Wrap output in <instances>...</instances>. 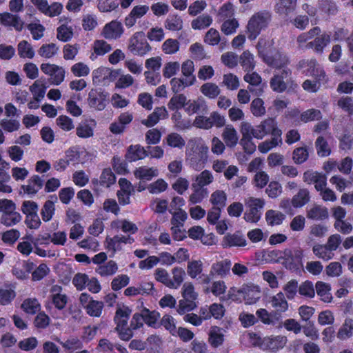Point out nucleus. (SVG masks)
I'll use <instances>...</instances> for the list:
<instances>
[{
	"mask_svg": "<svg viewBox=\"0 0 353 353\" xmlns=\"http://www.w3.org/2000/svg\"><path fill=\"white\" fill-rule=\"evenodd\" d=\"M113 72L105 67L99 68L92 72V82L95 85H100L105 80L111 79Z\"/></svg>",
	"mask_w": 353,
	"mask_h": 353,
	"instance_id": "32",
	"label": "nucleus"
},
{
	"mask_svg": "<svg viewBox=\"0 0 353 353\" xmlns=\"http://www.w3.org/2000/svg\"><path fill=\"white\" fill-rule=\"evenodd\" d=\"M200 90L201 93L209 99H215L220 94V89L218 85L213 83H205L201 85Z\"/></svg>",
	"mask_w": 353,
	"mask_h": 353,
	"instance_id": "53",
	"label": "nucleus"
},
{
	"mask_svg": "<svg viewBox=\"0 0 353 353\" xmlns=\"http://www.w3.org/2000/svg\"><path fill=\"white\" fill-rule=\"evenodd\" d=\"M187 101V97L183 94H179L173 96L168 104V107L170 110H178L182 108H185Z\"/></svg>",
	"mask_w": 353,
	"mask_h": 353,
	"instance_id": "55",
	"label": "nucleus"
},
{
	"mask_svg": "<svg viewBox=\"0 0 353 353\" xmlns=\"http://www.w3.org/2000/svg\"><path fill=\"white\" fill-rule=\"evenodd\" d=\"M320 33L321 28L318 26L314 27L309 31L299 34L296 39V41L300 48H303L304 44L306 45L309 40L314 39L315 37L319 35Z\"/></svg>",
	"mask_w": 353,
	"mask_h": 353,
	"instance_id": "46",
	"label": "nucleus"
},
{
	"mask_svg": "<svg viewBox=\"0 0 353 353\" xmlns=\"http://www.w3.org/2000/svg\"><path fill=\"white\" fill-rule=\"evenodd\" d=\"M96 127V122L94 119H85L79 123L76 128L77 135L82 139L92 137L94 134V130Z\"/></svg>",
	"mask_w": 353,
	"mask_h": 353,
	"instance_id": "17",
	"label": "nucleus"
},
{
	"mask_svg": "<svg viewBox=\"0 0 353 353\" xmlns=\"http://www.w3.org/2000/svg\"><path fill=\"white\" fill-rule=\"evenodd\" d=\"M194 65L192 61L186 60L181 65V72L183 77L192 81L194 83L196 81V77L194 74Z\"/></svg>",
	"mask_w": 353,
	"mask_h": 353,
	"instance_id": "60",
	"label": "nucleus"
},
{
	"mask_svg": "<svg viewBox=\"0 0 353 353\" xmlns=\"http://www.w3.org/2000/svg\"><path fill=\"white\" fill-rule=\"evenodd\" d=\"M194 83L189 81L185 77L173 78L170 81L172 90L174 93H179L183 90L185 88L192 85Z\"/></svg>",
	"mask_w": 353,
	"mask_h": 353,
	"instance_id": "51",
	"label": "nucleus"
},
{
	"mask_svg": "<svg viewBox=\"0 0 353 353\" xmlns=\"http://www.w3.org/2000/svg\"><path fill=\"white\" fill-rule=\"evenodd\" d=\"M243 301L246 304L256 303L261 298V289L258 285L247 284L243 285Z\"/></svg>",
	"mask_w": 353,
	"mask_h": 353,
	"instance_id": "16",
	"label": "nucleus"
},
{
	"mask_svg": "<svg viewBox=\"0 0 353 353\" xmlns=\"http://www.w3.org/2000/svg\"><path fill=\"white\" fill-rule=\"evenodd\" d=\"M280 257L284 258L286 262L289 263H299L301 261L303 257V252L300 250H296L292 252L290 249H285L281 253Z\"/></svg>",
	"mask_w": 353,
	"mask_h": 353,
	"instance_id": "58",
	"label": "nucleus"
},
{
	"mask_svg": "<svg viewBox=\"0 0 353 353\" xmlns=\"http://www.w3.org/2000/svg\"><path fill=\"white\" fill-rule=\"evenodd\" d=\"M353 336V319H345L344 323L339 328L336 337L341 341L347 340Z\"/></svg>",
	"mask_w": 353,
	"mask_h": 353,
	"instance_id": "33",
	"label": "nucleus"
},
{
	"mask_svg": "<svg viewBox=\"0 0 353 353\" xmlns=\"http://www.w3.org/2000/svg\"><path fill=\"white\" fill-rule=\"evenodd\" d=\"M281 143H282L281 134H279L277 132L276 135L272 137L271 139L266 140L265 141L261 142L259 145L258 149L261 153H267L270 150L281 145Z\"/></svg>",
	"mask_w": 353,
	"mask_h": 353,
	"instance_id": "38",
	"label": "nucleus"
},
{
	"mask_svg": "<svg viewBox=\"0 0 353 353\" xmlns=\"http://www.w3.org/2000/svg\"><path fill=\"white\" fill-rule=\"evenodd\" d=\"M224 335L222 329L217 326L211 327L209 333V343L213 347H218L223 344Z\"/></svg>",
	"mask_w": 353,
	"mask_h": 353,
	"instance_id": "36",
	"label": "nucleus"
},
{
	"mask_svg": "<svg viewBox=\"0 0 353 353\" xmlns=\"http://www.w3.org/2000/svg\"><path fill=\"white\" fill-rule=\"evenodd\" d=\"M299 66L306 68L303 71L305 75L312 76L315 79L314 81L309 79L305 80L302 85L303 88L311 92L318 91L321 83L325 81L326 75L323 67L315 59L301 61Z\"/></svg>",
	"mask_w": 353,
	"mask_h": 353,
	"instance_id": "2",
	"label": "nucleus"
},
{
	"mask_svg": "<svg viewBox=\"0 0 353 353\" xmlns=\"http://www.w3.org/2000/svg\"><path fill=\"white\" fill-rule=\"evenodd\" d=\"M209 148L201 138H192L187 144L185 159L195 170H201L208 161Z\"/></svg>",
	"mask_w": 353,
	"mask_h": 353,
	"instance_id": "1",
	"label": "nucleus"
},
{
	"mask_svg": "<svg viewBox=\"0 0 353 353\" xmlns=\"http://www.w3.org/2000/svg\"><path fill=\"white\" fill-rule=\"evenodd\" d=\"M0 22L5 26H11L20 31L23 28V23L20 18L9 12L0 14Z\"/></svg>",
	"mask_w": 353,
	"mask_h": 353,
	"instance_id": "24",
	"label": "nucleus"
},
{
	"mask_svg": "<svg viewBox=\"0 0 353 353\" xmlns=\"http://www.w3.org/2000/svg\"><path fill=\"white\" fill-rule=\"evenodd\" d=\"M43 185V180L41 177L38 175H34L28 181L26 185L21 186V189L23 190L24 193L33 195L41 189Z\"/></svg>",
	"mask_w": 353,
	"mask_h": 353,
	"instance_id": "25",
	"label": "nucleus"
},
{
	"mask_svg": "<svg viewBox=\"0 0 353 353\" xmlns=\"http://www.w3.org/2000/svg\"><path fill=\"white\" fill-rule=\"evenodd\" d=\"M212 23V18L209 14H202L191 22V26L194 30H202L209 27Z\"/></svg>",
	"mask_w": 353,
	"mask_h": 353,
	"instance_id": "49",
	"label": "nucleus"
},
{
	"mask_svg": "<svg viewBox=\"0 0 353 353\" xmlns=\"http://www.w3.org/2000/svg\"><path fill=\"white\" fill-rule=\"evenodd\" d=\"M222 245L223 248L243 247L246 245V240L239 233L228 234L223 239Z\"/></svg>",
	"mask_w": 353,
	"mask_h": 353,
	"instance_id": "23",
	"label": "nucleus"
},
{
	"mask_svg": "<svg viewBox=\"0 0 353 353\" xmlns=\"http://www.w3.org/2000/svg\"><path fill=\"white\" fill-rule=\"evenodd\" d=\"M116 182V177L111 169H104L100 176L99 179H93V184H99L101 186L109 188Z\"/></svg>",
	"mask_w": 353,
	"mask_h": 353,
	"instance_id": "28",
	"label": "nucleus"
},
{
	"mask_svg": "<svg viewBox=\"0 0 353 353\" xmlns=\"http://www.w3.org/2000/svg\"><path fill=\"white\" fill-rule=\"evenodd\" d=\"M223 139L228 147H234L239 141V136L236 130L231 125H228L223 130Z\"/></svg>",
	"mask_w": 353,
	"mask_h": 353,
	"instance_id": "30",
	"label": "nucleus"
},
{
	"mask_svg": "<svg viewBox=\"0 0 353 353\" xmlns=\"http://www.w3.org/2000/svg\"><path fill=\"white\" fill-rule=\"evenodd\" d=\"M192 193L189 198V202L191 204L201 203L208 194L206 188L192 185Z\"/></svg>",
	"mask_w": 353,
	"mask_h": 353,
	"instance_id": "44",
	"label": "nucleus"
},
{
	"mask_svg": "<svg viewBox=\"0 0 353 353\" xmlns=\"http://www.w3.org/2000/svg\"><path fill=\"white\" fill-rule=\"evenodd\" d=\"M123 30L122 23L119 21L114 20L104 26L102 34L107 39H117L121 37Z\"/></svg>",
	"mask_w": 353,
	"mask_h": 353,
	"instance_id": "14",
	"label": "nucleus"
},
{
	"mask_svg": "<svg viewBox=\"0 0 353 353\" xmlns=\"http://www.w3.org/2000/svg\"><path fill=\"white\" fill-rule=\"evenodd\" d=\"M130 313V310L127 307L119 308L117 310L114 316V321L117 323L116 330H121V328L126 327Z\"/></svg>",
	"mask_w": 353,
	"mask_h": 353,
	"instance_id": "37",
	"label": "nucleus"
},
{
	"mask_svg": "<svg viewBox=\"0 0 353 353\" xmlns=\"http://www.w3.org/2000/svg\"><path fill=\"white\" fill-rule=\"evenodd\" d=\"M256 314L263 323L269 325H276L281 319V316L277 313L269 312L266 309L263 308L258 310Z\"/></svg>",
	"mask_w": 353,
	"mask_h": 353,
	"instance_id": "26",
	"label": "nucleus"
},
{
	"mask_svg": "<svg viewBox=\"0 0 353 353\" xmlns=\"http://www.w3.org/2000/svg\"><path fill=\"white\" fill-rule=\"evenodd\" d=\"M203 270V263L200 260L191 261L188 264L187 272L192 279L196 278Z\"/></svg>",
	"mask_w": 353,
	"mask_h": 353,
	"instance_id": "64",
	"label": "nucleus"
},
{
	"mask_svg": "<svg viewBox=\"0 0 353 353\" xmlns=\"http://www.w3.org/2000/svg\"><path fill=\"white\" fill-rule=\"evenodd\" d=\"M73 37V29L72 26L64 24L61 25L57 30V37L59 41L66 42Z\"/></svg>",
	"mask_w": 353,
	"mask_h": 353,
	"instance_id": "57",
	"label": "nucleus"
},
{
	"mask_svg": "<svg viewBox=\"0 0 353 353\" xmlns=\"http://www.w3.org/2000/svg\"><path fill=\"white\" fill-rule=\"evenodd\" d=\"M315 289L317 295L321 301L325 303H330L332 301V296L330 292L331 287L330 284L323 281H317L315 285Z\"/></svg>",
	"mask_w": 353,
	"mask_h": 353,
	"instance_id": "31",
	"label": "nucleus"
},
{
	"mask_svg": "<svg viewBox=\"0 0 353 353\" xmlns=\"http://www.w3.org/2000/svg\"><path fill=\"white\" fill-rule=\"evenodd\" d=\"M319 17L335 15L338 12L336 3L332 0H319L317 3Z\"/></svg>",
	"mask_w": 353,
	"mask_h": 353,
	"instance_id": "20",
	"label": "nucleus"
},
{
	"mask_svg": "<svg viewBox=\"0 0 353 353\" xmlns=\"http://www.w3.org/2000/svg\"><path fill=\"white\" fill-rule=\"evenodd\" d=\"M61 291V287L57 285H53L51 290L52 303L59 310H63L68 303V296Z\"/></svg>",
	"mask_w": 353,
	"mask_h": 353,
	"instance_id": "18",
	"label": "nucleus"
},
{
	"mask_svg": "<svg viewBox=\"0 0 353 353\" xmlns=\"http://www.w3.org/2000/svg\"><path fill=\"white\" fill-rule=\"evenodd\" d=\"M103 303L101 301L93 300L85 308L88 314L94 317H99L102 313Z\"/></svg>",
	"mask_w": 353,
	"mask_h": 353,
	"instance_id": "62",
	"label": "nucleus"
},
{
	"mask_svg": "<svg viewBox=\"0 0 353 353\" xmlns=\"http://www.w3.org/2000/svg\"><path fill=\"white\" fill-rule=\"evenodd\" d=\"M225 119L217 112H213L209 117L199 115L196 117L193 125L201 129L209 130L213 126L216 128L223 127L225 125Z\"/></svg>",
	"mask_w": 353,
	"mask_h": 353,
	"instance_id": "9",
	"label": "nucleus"
},
{
	"mask_svg": "<svg viewBox=\"0 0 353 353\" xmlns=\"http://www.w3.org/2000/svg\"><path fill=\"white\" fill-rule=\"evenodd\" d=\"M108 93L92 89L88 93V105L97 110H103L106 106Z\"/></svg>",
	"mask_w": 353,
	"mask_h": 353,
	"instance_id": "12",
	"label": "nucleus"
},
{
	"mask_svg": "<svg viewBox=\"0 0 353 353\" xmlns=\"http://www.w3.org/2000/svg\"><path fill=\"white\" fill-rule=\"evenodd\" d=\"M54 203L52 201H46L41 210V216L44 222L50 221L54 214Z\"/></svg>",
	"mask_w": 353,
	"mask_h": 353,
	"instance_id": "59",
	"label": "nucleus"
},
{
	"mask_svg": "<svg viewBox=\"0 0 353 353\" xmlns=\"http://www.w3.org/2000/svg\"><path fill=\"white\" fill-rule=\"evenodd\" d=\"M240 64L245 71H252L255 67L254 57L248 50L244 51L239 57Z\"/></svg>",
	"mask_w": 353,
	"mask_h": 353,
	"instance_id": "45",
	"label": "nucleus"
},
{
	"mask_svg": "<svg viewBox=\"0 0 353 353\" xmlns=\"http://www.w3.org/2000/svg\"><path fill=\"white\" fill-rule=\"evenodd\" d=\"M271 21V14L266 10H262L254 13L249 19L246 32L248 39L255 40L261 32L265 30Z\"/></svg>",
	"mask_w": 353,
	"mask_h": 353,
	"instance_id": "5",
	"label": "nucleus"
},
{
	"mask_svg": "<svg viewBox=\"0 0 353 353\" xmlns=\"http://www.w3.org/2000/svg\"><path fill=\"white\" fill-rule=\"evenodd\" d=\"M58 47L54 43H46L42 45L38 50L39 54L46 59H50L57 54Z\"/></svg>",
	"mask_w": 353,
	"mask_h": 353,
	"instance_id": "61",
	"label": "nucleus"
},
{
	"mask_svg": "<svg viewBox=\"0 0 353 353\" xmlns=\"http://www.w3.org/2000/svg\"><path fill=\"white\" fill-rule=\"evenodd\" d=\"M307 217L312 220H323L328 217V211L325 207L314 205L307 212Z\"/></svg>",
	"mask_w": 353,
	"mask_h": 353,
	"instance_id": "41",
	"label": "nucleus"
},
{
	"mask_svg": "<svg viewBox=\"0 0 353 353\" xmlns=\"http://www.w3.org/2000/svg\"><path fill=\"white\" fill-rule=\"evenodd\" d=\"M310 192L307 189H300L292 199V204L294 208H301L310 201Z\"/></svg>",
	"mask_w": 353,
	"mask_h": 353,
	"instance_id": "43",
	"label": "nucleus"
},
{
	"mask_svg": "<svg viewBox=\"0 0 353 353\" xmlns=\"http://www.w3.org/2000/svg\"><path fill=\"white\" fill-rule=\"evenodd\" d=\"M66 353H75L77 350H81L83 346V342L77 336H71L65 341L57 340Z\"/></svg>",
	"mask_w": 353,
	"mask_h": 353,
	"instance_id": "21",
	"label": "nucleus"
},
{
	"mask_svg": "<svg viewBox=\"0 0 353 353\" xmlns=\"http://www.w3.org/2000/svg\"><path fill=\"white\" fill-rule=\"evenodd\" d=\"M285 217V215L283 212L277 210H269L265 213L267 223L271 226L281 225Z\"/></svg>",
	"mask_w": 353,
	"mask_h": 353,
	"instance_id": "39",
	"label": "nucleus"
},
{
	"mask_svg": "<svg viewBox=\"0 0 353 353\" xmlns=\"http://www.w3.org/2000/svg\"><path fill=\"white\" fill-rule=\"evenodd\" d=\"M331 41L330 34L326 32L314 37V40L309 41L305 46L306 49H312L316 53H323L324 49Z\"/></svg>",
	"mask_w": 353,
	"mask_h": 353,
	"instance_id": "15",
	"label": "nucleus"
},
{
	"mask_svg": "<svg viewBox=\"0 0 353 353\" xmlns=\"http://www.w3.org/2000/svg\"><path fill=\"white\" fill-rule=\"evenodd\" d=\"M132 242H134V239L130 236H125L116 235L112 238H107L105 241L106 248L108 251L112 252V254L110 256H114L117 252L121 250L123 244H130Z\"/></svg>",
	"mask_w": 353,
	"mask_h": 353,
	"instance_id": "13",
	"label": "nucleus"
},
{
	"mask_svg": "<svg viewBox=\"0 0 353 353\" xmlns=\"http://www.w3.org/2000/svg\"><path fill=\"white\" fill-rule=\"evenodd\" d=\"M165 27L171 31H178L183 28V20L176 14H170L165 21Z\"/></svg>",
	"mask_w": 353,
	"mask_h": 353,
	"instance_id": "50",
	"label": "nucleus"
},
{
	"mask_svg": "<svg viewBox=\"0 0 353 353\" xmlns=\"http://www.w3.org/2000/svg\"><path fill=\"white\" fill-rule=\"evenodd\" d=\"M244 80L251 85L259 86V88L253 90L249 88L250 91L254 92L256 95H261L263 92V87L261 86V77L256 72L248 73L244 76Z\"/></svg>",
	"mask_w": 353,
	"mask_h": 353,
	"instance_id": "40",
	"label": "nucleus"
},
{
	"mask_svg": "<svg viewBox=\"0 0 353 353\" xmlns=\"http://www.w3.org/2000/svg\"><path fill=\"white\" fill-rule=\"evenodd\" d=\"M172 277L170 276L169 288L178 289L184 281L185 271L179 267L172 270Z\"/></svg>",
	"mask_w": 353,
	"mask_h": 353,
	"instance_id": "34",
	"label": "nucleus"
},
{
	"mask_svg": "<svg viewBox=\"0 0 353 353\" xmlns=\"http://www.w3.org/2000/svg\"><path fill=\"white\" fill-rule=\"evenodd\" d=\"M232 263L229 259L222 260L212 265L210 274L218 275L221 278L226 276L231 269Z\"/></svg>",
	"mask_w": 353,
	"mask_h": 353,
	"instance_id": "22",
	"label": "nucleus"
},
{
	"mask_svg": "<svg viewBox=\"0 0 353 353\" xmlns=\"http://www.w3.org/2000/svg\"><path fill=\"white\" fill-rule=\"evenodd\" d=\"M159 170L156 168H147L142 166L134 171V175L137 179L145 181H150L152 178L157 176Z\"/></svg>",
	"mask_w": 353,
	"mask_h": 353,
	"instance_id": "29",
	"label": "nucleus"
},
{
	"mask_svg": "<svg viewBox=\"0 0 353 353\" xmlns=\"http://www.w3.org/2000/svg\"><path fill=\"white\" fill-rule=\"evenodd\" d=\"M272 41H266L265 39L261 38L256 46L259 54L268 65L275 68L283 69L288 64V57L285 54L278 51L273 53L272 51Z\"/></svg>",
	"mask_w": 353,
	"mask_h": 353,
	"instance_id": "3",
	"label": "nucleus"
},
{
	"mask_svg": "<svg viewBox=\"0 0 353 353\" xmlns=\"http://www.w3.org/2000/svg\"><path fill=\"white\" fill-rule=\"evenodd\" d=\"M241 125L243 133L248 137H250V134L257 139H262L270 134L273 137L276 135L277 132L279 134H282L281 130L277 126L276 121L272 118L265 119L255 127H253L248 122H242Z\"/></svg>",
	"mask_w": 353,
	"mask_h": 353,
	"instance_id": "4",
	"label": "nucleus"
},
{
	"mask_svg": "<svg viewBox=\"0 0 353 353\" xmlns=\"http://www.w3.org/2000/svg\"><path fill=\"white\" fill-rule=\"evenodd\" d=\"M291 74V70L287 68L275 73L270 82V87L273 91L279 93L284 92L287 88Z\"/></svg>",
	"mask_w": 353,
	"mask_h": 353,
	"instance_id": "11",
	"label": "nucleus"
},
{
	"mask_svg": "<svg viewBox=\"0 0 353 353\" xmlns=\"http://www.w3.org/2000/svg\"><path fill=\"white\" fill-rule=\"evenodd\" d=\"M313 253L319 259L328 261L332 259L334 253L328 249L326 245H315L312 248Z\"/></svg>",
	"mask_w": 353,
	"mask_h": 353,
	"instance_id": "54",
	"label": "nucleus"
},
{
	"mask_svg": "<svg viewBox=\"0 0 353 353\" xmlns=\"http://www.w3.org/2000/svg\"><path fill=\"white\" fill-rule=\"evenodd\" d=\"M214 177L209 170H203L198 174L192 185L204 188L213 181Z\"/></svg>",
	"mask_w": 353,
	"mask_h": 353,
	"instance_id": "52",
	"label": "nucleus"
},
{
	"mask_svg": "<svg viewBox=\"0 0 353 353\" xmlns=\"http://www.w3.org/2000/svg\"><path fill=\"white\" fill-rule=\"evenodd\" d=\"M183 299L179 301L177 312L180 314L194 310L196 307L195 300L197 294L194 291V285L190 283H185L183 286Z\"/></svg>",
	"mask_w": 353,
	"mask_h": 353,
	"instance_id": "8",
	"label": "nucleus"
},
{
	"mask_svg": "<svg viewBox=\"0 0 353 353\" xmlns=\"http://www.w3.org/2000/svg\"><path fill=\"white\" fill-rule=\"evenodd\" d=\"M246 210L244 213V219L247 222L257 223L262 215L265 201L261 198L248 197L245 199Z\"/></svg>",
	"mask_w": 353,
	"mask_h": 353,
	"instance_id": "7",
	"label": "nucleus"
},
{
	"mask_svg": "<svg viewBox=\"0 0 353 353\" xmlns=\"http://www.w3.org/2000/svg\"><path fill=\"white\" fill-rule=\"evenodd\" d=\"M165 143L170 147L178 149H182L185 145V139L176 132L168 134L165 138Z\"/></svg>",
	"mask_w": 353,
	"mask_h": 353,
	"instance_id": "47",
	"label": "nucleus"
},
{
	"mask_svg": "<svg viewBox=\"0 0 353 353\" xmlns=\"http://www.w3.org/2000/svg\"><path fill=\"white\" fill-rule=\"evenodd\" d=\"M17 52L19 56L23 59H31L35 54L32 45L25 40H23L18 43Z\"/></svg>",
	"mask_w": 353,
	"mask_h": 353,
	"instance_id": "42",
	"label": "nucleus"
},
{
	"mask_svg": "<svg viewBox=\"0 0 353 353\" xmlns=\"http://www.w3.org/2000/svg\"><path fill=\"white\" fill-rule=\"evenodd\" d=\"M128 49L135 55L144 56L151 50V47L145 39V34L137 32L130 39Z\"/></svg>",
	"mask_w": 353,
	"mask_h": 353,
	"instance_id": "10",
	"label": "nucleus"
},
{
	"mask_svg": "<svg viewBox=\"0 0 353 353\" xmlns=\"http://www.w3.org/2000/svg\"><path fill=\"white\" fill-rule=\"evenodd\" d=\"M171 119L174 123V128L178 130H183L191 127L190 121L182 119L181 114L178 110H174Z\"/></svg>",
	"mask_w": 353,
	"mask_h": 353,
	"instance_id": "56",
	"label": "nucleus"
},
{
	"mask_svg": "<svg viewBox=\"0 0 353 353\" xmlns=\"http://www.w3.org/2000/svg\"><path fill=\"white\" fill-rule=\"evenodd\" d=\"M148 156L146 150L140 145H130L127 150L125 158L132 162L144 159Z\"/></svg>",
	"mask_w": 353,
	"mask_h": 353,
	"instance_id": "27",
	"label": "nucleus"
},
{
	"mask_svg": "<svg viewBox=\"0 0 353 353\" xmlns=\"http://www.w3.org/2000/svg\"><path fill=\"white\" fill-rule=\"evenodd\" d=\"M250 338L254 340V345L258 346L263 351L272 352H276L283 349L288 342L287 337L283 335H270L262 338L253 334Z\"/></svg>",
	"mask_w": 353,
	"mask_h": 353,
	"instance_id": "6",
	"label": "nucleus"
},
{
	"mask_svg": "<svg viewBox=\"0 0 353 353\" xmlns=\"http://www.w3.org/2000/svg\"><path fill=\"white\" fill-rule=\"evenodd\" d=\"M118 270L117 263L112 260L101 265L97 269V272L102 276H108L114 274Z\"/></svg>",
	"mask_w": 353,
	"mask_h": 353,
	"instance_id": "48",
	"label": "nucleus"
},
{
	"mask_svg": "<svg viewBox=\"0 0 353 353\" xmlns=\"http://www.w3.org/2000/svg\"><path fill=\"white\" fill-rule=\"evenodd\" d=\"M315 145L319 156L325 157L330 154V148L324 137H319L316 141Z\"/></svg>",
	"mask_w": 353,
	"mask_h": 353,
	"instance_id": "63",
	"label": "nucleus"
},
{
	"mask_svg": "<svg viewBox=\"0 0 353 353\" xmlns=\"http://www.w3.org/2000/svg\"><path fill=\"white\" fill-rule=\"evenodd\" d=\"M269 303L274 309V313L281 316V313L286 312L288 309V303L283 292H279L270 298Z\"/></svg>",
	"mask_w": 353,
	"mask_h": 353,
	"instance_id": "19",
	"label": "nucleus"
},
{
	"mask_svg": "<svg viewBox=\"0 0 353 353\" xmlns=\"http://www.w3.org/2000/svg\"><path fill=\"white\" fill-rule=\"evenodd\" d=\"M297 0H279L275 10L280 14L288 15L295 10Z\"/></svg>",
	"mask_w": 353,
	"mask_h": 353,
	"instance_id": "35",
	"label": "nucleus"
}]
</instances>
